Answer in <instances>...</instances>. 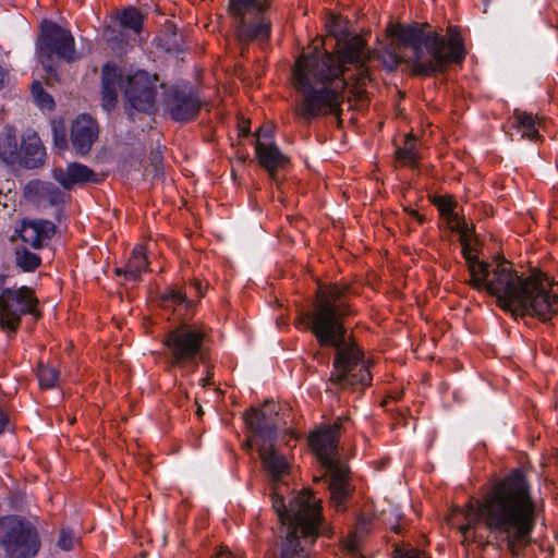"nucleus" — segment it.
<instances>
[{
	"label": "nucleus",
	"instance_id": "1a4fd4ad",
	"mask_svg": "<svg viewBox=\"0 0 558 558\" xmlns=\"http://www.w3.org/2000/svg\"><path fill=\"white\" fill-rule=\"evenodd\" d=\"M204 339V330L195 325L170 330L162 340L169 364L183 374L195 371L198 362L205 360Z\"/></svg>",
	"mask_w": 558,
	"mask_h": 558
},
{
	"label": "nucleus",
	"instance_id": "f03ea898",
	"mask_svg": "<svg viewBox=\"0 0 558 558\" xmlns=\"http://www.w3.org/2000/svg\"><path fill=\"white\" fill-rule=\"evenodd\" d=\"M244 420L254 434L247 446L256 444L263 468L272 483L282 482L289 474L290 465L274 446L278 429L275 404L266 403L262 409H250L244 413ZM270 497L281 523L280 553L275 558H308V545L320 534H328L323 522L320 500L306 489L290 500L287 507L277 485Z\"/></svg>",
	"mask_w": 558,
	"mask_h": 558
},
{
	"label": "nucleus",
	"instance_id": "423d86ee",
	"mask_svg": "<svg viewBox=\"0 0 558 558\" xmlns=\"http://www.w3.org/2000/svg\"><path fill=\"white\" fill-rule=\"evenodd\" d=\"M449 37L437 31L399 27L397 36L411 50L409 57L416 74L429 76L445 72L452 63H462L465 50L456 27H448Z\"/></svg>",
	"mask_w": 558,
	"mask_h": 558
},
{
	"label": "nucleus",
	"instance_id": "6e6552de",
	"mask_svg": "<svg viewBox=\"0 0 558 558\" xmlns=\"http://www.w3.org/2000/svg\"><path fill=\"white\" fill-rule=\"evenodd\" d=\"M343 420L339 416L332 424L323 425L310 434V446L323 464L328 481L330 501L333 508L343 512L345 501L352 493L349 468L338 460V442Z\"/></svg>",
	"mask_w": 558,
	"mask_h": 558
},
{
	"label": "nucleus",
	"instance_id": "2f4dec72",
	"mask_svg": "<svg viewBox=\"0 0 558 558\" xmlns=\"http://www.w3.org/2000/svg\"><path fill=\"white\" fill-rule=\"evenodd\" d=\"M256 141H255V148L256 147H264L266 145L272 144V129L270 126H262L259 128L256 133Z\"/></svg>",
	"mask_w": 558,
	"mask_h": 558
},
{
	"label": "nucleus",
	"instance_id": "37998d69",
	"mask_svg": "<svg viewBox=\"0 0 558 558\" xmlns=\"http://www.w3.org/2000/svg\"><path fill=\"white\" fill-rule=\"evenodd\" d=\"M247 133H248V130H247V129H242V135H244V136H245V135H247Z\"/></svg>",
	"mask_w": 558,
	"mask_h": 558
},
{
	"label": "nucleus",
	"instance_id": "f3484780",
	"mask_svg": "<svg viewBox=\"0 0 558 558\" xmlns=\"http://www.w3.org/2000/svg\"><path fill=\"white\" fill-rule=\"evenodd\" d=\"M20 155L17 165L25 168H37L45 162L46 150L36 132L27 131L22 135Z\"/></svg>",
	"mask_w": 558,
	"mask_h": 558
},
{
	"label": "nucleus",
	"instance_id": "ea45409f",
	"mask_svg": "<svg viewBox=\"0 0 558 558\" xmlns=\"http://www.w3.org/2000/svg\"><path fill=\"white\" fill-rule=\"evenodd\" d=\"M391 58H392L393 64H397L400 60V57H398L397 54H393Z\"/></svg>",
	"mask_w": 558,
	"mask_h": 558
},
{
	"label": "nucleus",
	"instance_id": "7c9ffc66",
	"mask_svg": "<svg viewBox=\"0 0 558 558\" xmlns=\"http://www.w3.org/2000/svg\"><path fill=\"white\" fill-rule=\"evenodd\" d=\"M434 204L444 216L448 217L449 222L452 221L453 216H458L453 213L454 203L450 198L438 196L436 197Z\"/></svg>",
	"mask_w": 558,
	"mask_h": 558
},
{
	"label": "nucleus",
	"instance_id": "f8f14e48",
	"mask_svg": "<svg viewBox=\"0 0 558 558\" xmlns=\"http://www.w3.org/2000/svg\"><path fill=\"white\" fill-rule=\"evenodd\" d=\"M37 47L40 61L47 71H51L49 62L52 54L68 62L77 59L75 40L71 32L52 21L41 22Z\"/></svg>",
	"mask_w": 558,
	"mask_h": 558
},
{
	"label": "nucleus",
	"instance_id": "473e14b6",
	"mask_svg": "<svg viewBox=\"0 0 558 558\" xmlns=\"http://www.w3.org/2000/svg\"><path fill=\"white\" fill-rule=\"evenodd\" d=\"M162 301L166 305H181L185 303L186 295L180 290L170 289L163 294Z\"/></svg>",
	"mask_w": 558,
	"mask_h": 558
},
{
	"label": "nucleus",
	"instance_id": "c03bdc74",
	"mask_svg": "<svg viewBox=\"0 0 558 558\" xmlns=\"http://www.w3.org/2000/svg\"><path fill=\"white\" fill-rule=\"evenodd\" d=\"M195 286H196V289H199L201 283H199V282H196V283H195Z\"/></svg>",
	"mask_w": 558,
	"mask_h": 558
},
{
	"label": "nucleus",
	"instance_id": "39448f33",
	"mask_svg": "<svg viewBox=\"0 0 558 558\" xmlns=\"http://www.w3.org/2000/svg\"><path fill=\"white\" fill-rule=\"evenodd\" d=\"M464 517L466 524L460 527L464 536L481 521L489 531L505 534L511 551L525 545L536 524V505L523 472L513 470L495 483L476 506L469 505Z\"/></svg>",
	"mask_w": 558,
	"mask_h": 558
},
{
	"label": "nucleus",
	"instance_id": "f704fd0d",
	"mask_svg": "<svg viewBox=\"0 0 558 558\" xmlns=\"http://www.w3.org/2000/svg\"><path fill=\"white\" fill-rule=\"evenodd\" d=\"M53 143L60 150H64L68 147L66 133L63 129L53 128Z\"/></svg>",
	"mask_w": 558,
	"mask_h": 558
},
{
	"label": "nucleus",
	"instance_id": "aec40b11",
	"mask_svg": "<svg viewBox=\"0 0 558 558\" xmlns=\"http://www.w3.org/2000/svg\"><path fill=\"white\" fill-rule=\"evenodd\" d=\"M148 260L143 246L137 245L133 248L131 257L123 268H118L117 274H124L126 279L136 280L143 271H147Z\"/></svg>",
	"mask_w": 558,
	"mask_h": 558
},
{
	"label": "nucleus",
	"instance_id": "9d476101",
	"mask_svg": "<svg viewBox=\"0 0 558 558\" xmlns=\"http://www.w3.org/2000/svg\"><path fill=\"white\" fill-rule=\"evenodd\" d=\"M268 7V0H229V12L239 40L250 43L270 37L271 25L265 16Z\"/></svg>",
	"mask_w": 558,
	"mask_h": 558
},
{
	"label": "nucleus",
	"instance_id": "7ed1b4c3",
	"mask_svg": "<svg viewBox=\"0 0 558 558\" xmlns=\"http://www.w3.org/2000/svg\"><path fill=\"white\" fill-rule=\"evenodd\" d=\"M355 294L344 281L319 284L312 310L296 319V325L311 330L320 345L336 349L330 381L340 388L367 386L372 380L363 352L345 338L344 320L354 314L351 299Z\"/></svg>",
	"mask_w": 558,
	"mask_h": 558
},
{
	"label": "nucleus",
	"instance_id": "393cba45",
	"mask_svg": "<svg viewBox=\"0 0 558 558\" xmlns=\"http://www.w3.org/2000/svg\"><path fill=\"white\" fill-rule=\"evenodd\" d=\"M59 379V372L54 367L40 365L38 380L43 388H53Z\"/></svg>",
	"mask_w": 558,
	"mask_h": 558
},
{
	"label": "nucleus",
	"instance_id": "2eb2a0df",
	"mask_svg": "<svg viewBox=\"0 0 558 558\" xmlns=\"http://www.w3.org/2000/svg\"><path fill=\"white\" fill-rule=\"evenodd\" d=\"M98 125L96 121L87 116H78L71 126V143L77 154L86 155L90 151L93 144L98 138Z\"/></svg>",
	"mask_w": 558,
	"mask_h": 558
},
{
	"label": "nucleus",
	"instance_id": "5701e85b",
	"mask_svg": "<svg viewBox=\"0 0 558 558\" xmlns=\"http://www.w3.org/2000/svg\"><path fill=\"white\" fill-rule=\"evenodd\" d=\"M120 23L123 27L133 31L134 34H140L143 25V15L136 9L130 8L122 12Z\"/></svg>",
	"mask_w": 558,
	"mask_h": 558
},
{
	"label": "nucleus",
	"instance_id": "c9c22d12",
	"mask_svg": "<svg viewBox=\"0 0 558 558\" xmlns=\"http://www.w3.org/2000/svg\"><path fill=\"white\" fill-rule=\"evenodd\" d=\"M9 82V72L0 66V89L3 88Z\"/></svg>",
	"mask_w": 558,
	"mask_h": 558
},
{
	"label": "nucleus",
	"instance_id": "c756f323",
	"mask_svg": "<svg viewBox=\"0 0 558 558\" xmlns=\"http://www.w3.org/2000/svg\"><path fill=\"white\" fill-rule=\"evenodd\" d=\"M34 229H37V233L40 239L46 243L48 240L52 238L56 232V226L48 220H37L31 222Z\"/></svg>",
	"mask_w": 558,
	"mask_h": 558
},
{
	"label": "nucleus",
	"instance_id": "9b49d317",
	"mask_svg": "<svg viewBox=\"0 0 558 558\" xmlns=\"http://www.w3.org/2000/svg\"><path fill=\"white\" fill-rule=\"evenodd\" d=\"M0 546L10 558H34L40 549L38 531L25 519L5 517L0 521Z\"/></svg>",
	"mask_w": 558,
	"mask_h": 558
},
{
	"label": "nucleus",
	"instance_id": "ddd939ff",
	"mask_svg": "<svg viewBox=\"0 0 558 558\" xmlns=\"http://www.w3.org/2000/svg\"><path fill=\"white\" fill-rule=\"evenodd\" d=\"M37 299L34 292L27 288L19 289L1 288L0 290V325L11 331H15L21 323V317L35 311Z\"/></svg>",
	"mask_w": 558,
	"mask_h": 558
},
{
	"label": "nucleus",
	"instance_id": "cd10ccee",
	"mask_svg": "<svg viewBox=\"0 0 558 558\" xmlns=\"http://www.w3.org/2000/svg\"><path fill=\"white\" fill-rule=\"evenodd\" d=\"M452 230H456L460 234V242H465L466 240H472L473 236V228H470L464 220V218L460 216H453L452 221L449 222Z\"/></svg>",
	"mask_w": 558,
	"mask_h": 558
},
{
	"label": "nucleus",
	"instance_id": "a211bd4d",
	"mask_svg": "<svg viewBox=\"0 0 558 558\" xmlns=\"http://www.w3.org/2000/svg\"><path fill=\"white\" fill-rule=\"evenodd\" d=\"M21 143L16 129L5 125L0 134V158L9 165H17L21 160Z\"/></svg>",
	"mask_w": 558,
	"mask_h": 558
},
{
	"label": "nucleus",
	"instance_id": "b1692460",
	"mask_svg": "<svg viewBox=\"0 0 558 558\" xmlns=\"http://www.w3.org/2000/svg\"><path fill=\"white\" fill-rule=\"evenodd\" d=\"M16 263L23 270L33 271L39 266L40 258L34 253L23 250L16 252Z\"/></svg>",
	"mask_w": 558,
	"mask_h": 558
},
{
	"label": "nucleus",
	"instance_id": "dca6fc26",
	"mask_svg": "<svg viewBox=\"0 0 558 558\" xmlns=\"http://www.w3.org/2000/svg\"><path fill=\"white\" fill-rule=\"evenodd\" d=\"M53 178L64 189H71L76 184L99 182L97 173L87 166L78 162L69 163L65 169L56 168L53 170Z\"/></svg>",
	"mask_w": 558,
	"mask_h": 558
},
{
	"label": "nucleus",
	"instance_id": "58836bf2",
	"mask_svg": "<svg viewBox=\"0 0 558 558\" xmlns=\"http://www.w3.org/2000/svg\"><path fill=\"white\" fill-rule=\"evenodd\" d=\"M349 551H350V553H352V554H355V551H356V546H355V545H353V544H350V545H349Z\"/></svg>",
	"mask_w": 558,
	"mask_h": 558
},
{
	"label": "nucleus",
	"instance_id": "a19ab883",
	"mask_svg": "<svg viewBox=\"0 0 558 558\" xmlns=\"http://www.w3.org/2000/svg\"><path fill=\"white\" fill-rule=\"evenodd\" d=\"M210 384V377L207 376L205 379H204V385H209Z\"/></svg>",
	"mask_w": 558,
	"mask_h": 558
},
{
	"label": "nucleus",
	"instance_id": "4c0bfd02",
	"mask_svg": "<svg viewBox=\"0 0 558 558\" xmlns=\"http://www.w3.org/2000/svg\"><path fill=\"white\" fill-rule=\"evenodd\" d=\"M160 160H161V157H160L159 153H155L153 155V161L155 163L156 170H158V165L160 163Z\"/></svg>",
	"mask_w": 558,
	"mask_h": 558
},
{
	"label": "nucleus",
	"instance_id": "72a5a7b5",
	"mask_svg": "<svg viewBox=\"0 0 558 558\" xmlns=\"http://www.w3.org/2000/svg\"><path fill=\"white\" fill-rule=\"evenodd\" d=\"M76 537L73 532L66 529H62L58 538V546L62 550H71L74 547Z\"/></svg>",
	"mask_w": 558,
	"mask_h": 558
},
{
	"label": "nucleus",
	"instance_id": "e433bc0d",
	"mask_svg": "<svg viewBox=\"0 0 558 558\" xmlns=\"http://www.w3.org/2000/svg\"><path fill=\"white\" fill-rule=\"evenodd\" d=\"M9 424L7 414L0 409V435L5 430Z\"/></svg>",
	"mask_w": 558,
	"mask_h": 558
},
{
	"label": "nucleus",
	"instance_id": "bb28decb",
	"mask_svg": "<svg viewBox=\"0 0 558 558\" xmlns=\"http://www.w3.org/2000/svg\"><path fill=\"white\" fill-rule=\"evenodd\" d=\"M37 229H34L31 222L24 223L21 230L22 240L33 246L34 248H40L45 244L38 235Z\"/></svg>",
	"mask_w": 558,
	"mask_h": 558
},
{
	"label": "nucleus",
	"instance_id": "20e7f679",
	"mask_svg": "<svg viewBox=\"0 0 558 558\" xmlns=\"http://www.w3.org/2000/svg\"><path fill=\"white\" fill-rule=\"evenodd\" d=\"M461 245L471 276L469 284L495 296L502 310L513 316H531L541 322H548L558 313L557 282H551L542 272L520 276L504 258L493 264L478 260L473 254L471 239Z\"/></svg>",
	"mask_w": 558,
	"mask_h": 558
},
{
	"label": "nucleus",
	"instance_id": "412c9836",
	"mask_svg": "<svg viewBox=\"0 0 558 558\" xmlns=\"http://www.w3.org/2000/svg\"><path fill=\"white\" fill-rule=\"evenodd\" d=\"M396 158L402 166L417 167L420 156L415 148V138L412 135H407L404 146L396 150Z\"/></svg>",
	"mask_w": 558,
	"mask_h": 558
},
{
	"label": "nucleus",
	"instance_id": "6ab92c4d",
	"mask_svg": "<svg viewBox=\"0 0 558 558\" xmlns=\"http://www.w3.org/2000/svg\"><path fill=\"white\" fill-rule=\"evenodd\" d=\"M255 150L259 165L271 174L288 162V158L275 143L264 147H256Z\"/></svg>",
	"mask_w": 558,
	"mask_h": 558
},
{
	"label": "nucleus",
	"instance_id": "79ce46f5",
	"mask_svg": "<svg viewBox=\"0 0 558 558\" xmlns=\"http://www.w3.org/2000/svg\"><path fill=\"white\" fill-rule=\"evenodd\" d=\"M196 413H197V415L201 416L203 414V409L201 407H198Z\"/></svg>",
	"mask_w": 558,
	"mask_h": 558
},
{
	"label": "nucleus",
	"instance_id": "0eeeda50",
	"mask_svg": "<svg viewBox=\"0 0 558 558\" xmlns=\"http://www.w3.org/2000/svg\"><path fill=\"white\" fill-rule=\"evenodd\" d=\"M102 107L106 111L113 109L118 101V88L131 108L150 113L156 107L158 88L162 86L157 74L145 70L132 71L107 63L101 70Z\"/></svg>",
	"mask_w": 558,
	"mask_h": 558
},
{
	"label": "nucleus",
	"instance_id": "4be33fe9",
	"mask_svg": "<svg viewBox=\"0 0 558 558\" xmlns=\"http://www.w3.org/2000/svg\"><path fill=\"white\" fill-rule=\"evenodd\" d=\"M514 119L518 128L522 131V137L527 138L530 141H535L538 138V122L536 121L532 113L515 110Z\"/></svg>",
	"mask_w": 558,
	"mask_h": 558
},
{
	"label": "nucleus",
	"instance_id": "c85d7f7f",
	"mask_svg": "<svg viewBox=\"0 0 558 558\" xmlns=\"http://www.w3.org/2000/svg\"><path fill=\"white\" fill-rule=\"evenodd\" d=\"M33 96L36 100V102L41 107L46 108L48 110H52L54 107V101L52 97L47 94L39 83H34L32 88Z\"/></svg>",
	"mask_w": 558,
	"mask_h": 558
},
{
	"label": "nucleus",
	"instance_id": "4468645a",
	"mask_svg": "<svg viewBox=\"0 0 558 558\" xmlns=\"http://www.w3.org/2000/svg\"><path fill=\"white\" fill-rule=\"evenodd\" d=\"M202 100L192 87H171L165 95V108L177 122H190L196 118Z\"/></svg>",
	"mask_w": 558,
	"mask_h": 558
},
{
	"label": "nucleus",
	"instance_id": "a878e982",
	"mask_svg": "<svg viewBox=\"0 0 558 558\" xmlns=\"http://www.w3.org/2000/svg\"><path fill=\"white\" fill-rule=\"evenodd\" d=\"M391 558H429V556L410 544L396 545Z\"/></svg>",
	"mask_w": 558,
	"mask_h": 558
},
{
	"label": "nucleus",
	"instance_id": "f257e3e1",
	"mask_svg": "<svg viewBox=\"0 0 558 558\" xmlns=\"http://www.w3.org/2000/svg\"><path fill=\"white\" fill-rule=\"evenodd\" d=\"M328 31L337 40L336 53L316 49L301 56L294 66V85L301 93L295 112L306 121L322 114H338L345 87L356 101H366V87L373 81L366 66L373 52L366 49L364 39H345V27L336 19L328 24Z\"/></svg>",
	"mask_w": 558,
	"mask_h": 558
}]
</instances>
